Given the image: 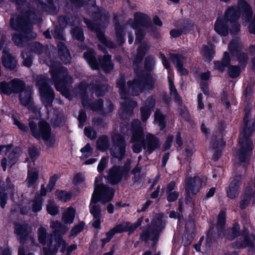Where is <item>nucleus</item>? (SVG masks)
<instances>
[{"mask_svg":"<svg viewBox=\"0 0 255 255\" xmlns=\"http://www.w3.org/2000/svg\"><path fill=\"white\" fill-rule=\"evenodd\" d=\"M251 111L245 112L243 121L245 127L242 132V137L239 138L240 148L238 151V159L241 163L250 162L253 153L254 143L251 137L255 129V118H251Z\"/></svg>","mask_w":255,"mask_h":255,"instance_id":"1","label":"nucleus"},{"mask_svg":"<svg viewBox=\"0 0 255 255\" xmlns=\"http://www.w3.org/2000/svg\"><path fill=\"white\" fill-rule=\"evenodd\" d=\"M49 72L56 90L65 97L69 98L70 92L69 87L73 82V78L69 74L67 68L53 64L50 66Z\"/></svg>","mask_w":255,"mask_h":255,"instance_id":"2","label":"nucleus"},{"mask_svg":"<svg viewBox=\"0 0 255 255\" xmlns=\"http://www.w3.org/2000/svg\"><path fill=\"white\" fill-rule=\"evenodd\" d=\"M29 130L31 135L37 140L42 139L47 142V146L53 147L56 143L54 136H51V128L45 120H41L37 124L34 121L29 122Z\"/></svg>","mask_w":255,"mask_h":255,"instance_id":"3","label":"nucleus"},{"mask_svg":"<svg viewBox=\"0 0 255 255\" xmlns=\"http://www.w3.org/2000/svg\"><path fill=\"white\" fill-rule=\"evenodd\" d=\"M163 214L158 216L152 223L154 228L149 226L143 229L139 237L141 242L146 243L149 240L153 241L154 246L159 240L160 233L165 227V223L162 219Z\"/></svg>","mask_w":255,"mask_h":255,"instance_id":"4","label":"nucleus"},{"mask_svg":"<svg viewBox=\"0 0 255 255\" xmlns=\"http://www.w3.org/2000/svg\"><path fill=\"white\" fill-rule=\"evenodd\" d=\"M115 194V190L113 187L102 183L95 188L90 204H97L98 202L106 204L113 199Z\"/></svg>","mask_w":255,"mask_h":255,"instance_id":"5","label":"nucleus"},{"mask_svg":"<svg viewBox=\"0 0 255 255\" xmlns=\"http://www.w3.org/2000/svg\"><path fill=\"white\" fill-rule=\"evenodd\" d=\"M202 187V181L199 176L189 177L185 181V202L186 205L192 203L195 206V202L192 201V195H196Z\"/></svg>","mask_w":255,"mask_h":255,"instance_id":"6","label":"nucleus"},{"mask_svg":"<svg viewBox=\"0 0 255 255\" xmlns=\"http://www.w3.org/2000/svg\"><path fill=\"white\" fill-rule=\"evenodd\" d=\"M150 79L146 81L144 79H139L137 77L132 81H128L127 82L128 89L132 90V95L134 96H138L142 93L145 87V86H146L148 90H152L154 87V82L152 76H150Z\"/></svg>","mask_w":255,"mask_h":255,"instance_id":"7","label":"nucleus"},{"mask_svg":"<svg viewBox=\"0 0 255 255\" xmlns=\"http://www.w3.org/2000/svg\"><path fill=\"white\" fill-rule=\"evenodd\" d=\"M83 21L89 29L96 33L97 37L101 43L108 48L113 47V42L107 39L105 34V32L101 29L100 24L99 23L93 21L87 18H84Z\"/></svg>","mask_w":255,"mask_h":255,"instance_id":"8","label":"nucleus"},{"mask_svg":"<svg viewBox=\"0 0 255 255\" xmlns=\"http://www.w3.org/2000/svg\"><path fill=\"white\" fill-rule=\"evenodd\" d=\"M134 21L132 24L131 27L135 29L138 25H140L145 28H149L152 34L157 33V28L153 26L151 20L149 16L145 13L136 12L134 14Z\"/></svg>","mask_w":255,"mask_h":255,"instance_id":"9","label":"nucleus"},{"mask_svg":"<svg viewBox=\"0 0 255 255\" xmlns=\"http://www.w3.org/2000/svg\"><path fill=\"white\" fill-rule=\"evenodd\" d=\"M10 27L18 32H32V26L21 14L14 17L11 16L9 21Z\"/></svg>","mask_w":255,"mask_h":255,"instance_id":"10","label":"nucleus"},{"mask_svg":"<svg viewBox=\"0 0 255 255\" xmlns=\"http://www.w3.org/2000/svg\"><path fill=\"white\" fill-rule=\"evenodd\" d=\"M14 233L21 244L24 245L27 241L31 231V227L27 223H15Z\"/></svg>","mask_w":255,"mask_h":255,"instance_id":"11","label":"nucleus"},{"mask_svg":"<svg viewBox=\"0 0 255 255\" xmlns=\"http://www.w3.org/2000/svg\"><path fill=\"white\" fill-rule=\"evenodd\" d=\"M143 141V149L146 150L147 155L152 154L160 147V140L158 137L152 133H148Z\"/></svg>","mask_w":255,"mask_h":255,"instance_id":"12","label":"nucleus"},{"mask_svg":"<svg viewBox=\"0 0 255 255\" xmlns=\"http://www.w3.org/2000/svg\"><path fill=\"white\" fill-rule=\"evenodd\" d=\"M241 235V226L238 222L233 223L232 227H228L227 229L221 233V235H218L219 238H225L229 241H233Z\"/></svg>","mask_w":255,"mask_h":255,"instance_id":"13","label":"nucleus"},{"mask_svg":"<svg viewBox=\"0 0 255 255\" xmlns=\"http://www.w3.org/2000/svg\"><path fill=\"white\" fill-rule=\"evenodd\" d=\"M121 168L120 165H116L110 168L108 171V175L104 176L108 183L112 185H116L122 181L123 176L120 170Z\"/></svg>","mask_w":255,"mask_h":255,"instance_id":"14","label":"nucleus"},{"mask_svg":"<svg viewBox=\"0 0 255 255\" xmlns=\"http://www.w3.org/2000/svg\"><path fill=\"white\" fill-rule=\"evenodd\" d=\"M241 235L244 240H237L232 244V247L235 249H243L247 247L253 248L255 246L254 243L251 240L250 236L249 230L247 228H244Z\"/></svg>","mask_w":255,"mask_h":255,"instance_id":"15","label":"nucleus"},{"mask_svg":"<svg viewBox=\"0 0 255 255\" xmlns=\"http://www.w3.org/2000/svg\"><path fill=\"white\" fill-rule=\"evenodd\" d=\"M1 59L2 66L5 69L10 71H14L16 69L17 61L10 51H7L6 48L2 50Z\"/></svg>","mask_w":255,"mask_h":255,"instance_id":"16","label":"nucleus"},{"mask_svg":"<svg viewBox=\"0 0 255 255\" xmlns=\"http://www.w3.org/2000/svg\"><path fill=\"white\" fill-rule=\"evenodd\" d=\"M40 99L44 106L48 109L53 106L55 99V92L52 87L39 91Z\"/></svg>","mask_w":255,"mask_h":255,"instance_id":"17","label":"nucleus"},{"mask_svg":"<svg viewBox=\"0 0 255 255\" xmlns=\"http://www.w3.org/2000/svg\"><path fill=\"white\" fill-rule=\"evenodd\" d=\"M32 90L27 88L19 94V102L21 105L26 107L29 110L34 111L35 107L34 105L33 98L32 96Z\"/></svg>","mask_w":255,"mask_h":255,"instance_id":"18","label":"nucleus"},{"mask_svg":"<svg viewBox=\"0 0 255 255\" xmlns=\"http://www.w3.org/2000/svg\"><path fill=\"white\" fill-rule=\"evenodd\" d=\"M229 22L223 17H217L214 25L215 32L222 37H226L229 33Z\"/></svg>","mask_w":255,"mask_h":255,"instance_id":"19","label":"nucleus"},{"mask_svg":"<svg viewBox=\"0 0 255 255\" xmlns=\"http://www.w3.org/2000/svg\"><path fill=\"white\" fill-rule=\"evenodd\" d=\"M32 32H20L19 33H14L11 35V39L15 45L18 47H23L24 43L33 39L35 36H33Z\"/></svg>","mask_w":255,"mask_h":255,"instance_id":"20","label":"nucleus"},{"mask_svg":"<svg viewBox=\"0 0 255 255\" xmlns=\"http://www.w3.org/2000/svg\"><path fill=\"white\" fill-rule=\"evenodd\" d=\"M241 183V175H236L230 183L229 188L227 190V195L229 198L233 199L239 195Z\"/></svg>","mask_w":255,"mask_h":255,"instance_id":"21","label":"nucleus"},{"mask_svg":"<svg viewBox=\"0 0 255 255\" xmlns=\"http://www.w3.org/2000/svg\"><path fill=\"white\" fill-rule=\"evenodd\" d=\"M241 14V10L239 7L231 5L227 7L223 17L229 22H237L240 19Z\"/></svg>","mask_w":255,"mask_h":255,"instance_id":"22","label":"nucleus"},{"mask_svg":"<svg viewBox=\"0 0 255 255\" xmlns=\"http://www.w3.org/2000/svg\"><path fill=\"white\" fill-rule=\"evenodd\" d=\"M58 22L61 27H66L67 26H75L79 23V18L77 15L68 13L65 15L59 16Z\"/></svg>","mask_w":255,"mask_h":255,"instance_id":"23","label":"nucleus"},{"mask_svg":"<svg viewBox=\"0 0 255 255\" xmlns=\"http://www.w3.org/2000/svg\"><path fill=\"white\" fill-rule=\"evenodd\" d=\"M208 44L202 45L201 53L204 61L210 62L214 58L216 53L215 45L210 41L208 42Z\"/></svg>","mask_w":255,"mask_h":255,"instance_id":"24","label":"nucleus"},{"mask_svg":"<svg viewBox=\"0 0 255 255\" xmlns=\"http://www.w3.org/2000/svg\"><path fill=\"white\" fill-rule=\"evenodd\" d=\"M98 62L99 69L101 68L106 74L109 73L114 69L112 56L109 54H105L103 57H99Z\"/></svg>","mask_w":255,"mask_h":255,"instance_id":"25","label":"nucleus"},{"mask_svg":"<svg viewBox=\"0 0 255 255\" xmlns=\"http://www.w3.org/2000/svg\"><path fill=\"white\" fill-rule=\"evenodd\" d=\"M83 58L92 70H99V65L96 57V52L93 49L90 48L85 52Z\"/></svg>","mask_w":255,"mask_h":255,"instance_id":"26","label":"nucleus"},{"mask_svg":"<svg viewBox=\"0 0 255 255\" xmlns=\"http://www.w3.org/2000/svg\"><path fill=\"white\" fill-rule=\"evenodd\" d=\"M139 44L136 49V54L133 60L134 63L141 64L150 49L149 45L144 42Z\"/></svg>","mask_w":255,"mask_h":255,"instance_id":"27","label":"nucleus"},{"mask_svg":"<svg viewBox=\"0 0 255 255\" xmlns=\"http://www.w3.org/2000/svg\"><path fill=\"white\" fill-rule=\"evenodd\" d=\"M231 57L229 53L227 51L224 52L221 60H215L213 62L215 69L223 73L225 70L226 68H228L231 64Z\"/></svg>","mask_w":255,"mask_h":255,"instance_id":"28","label":"nucleus"},{"mask_svg":"<svg viewBox=\"0 0 255 255\" xmlns=\"http://www.w3.org/2000/svg\"><path fill=\"white\" fill-rule=\"evenodd\" d=\"M57 47L60 60L64 64H69L70 62L71 57L66 45L62 42H59L57 44Z\"/></svg>","mask_w":255,"mask_h":255,"instance_id":"29","label":"nucleus"},{"mask_svg":"<svg viewBox=\"0 0 255 255\" xmlns=\"http://www.w3.org/2000/svg\"><path fill=\"white\" fill-rule=\"evenodd\" d=\"M91 89L98 97H104L107 91L108 84L102 82L100 79H97L94 83L91 84Z\"/></svg>","mask_w":255,"mask_h":255,"instance_id":"30","label":"nucleus"},{"mask_svg":"<svg viewBox=\"0 0 255 255\" xmlns=\"http://www.w3.org/2000/svg\"><path fill=\"white\" fill-rule=\"evenodd\" d=\"M239 5L242 9L243 17L246 21H250L253 17V11L251 5L245 0H239Z\"/></svg>","mask_w":255,"mask_h":255,"instance_id":"31","label":"nucleus"},{"mask_svg":"<svg viewBox=\"0 0 255 255\" xmlns=\"http://www.w3.org/2000/svg\"><path fill=\"white\" fill-rule=\"evenodd\" d=\"M11 94H21L27 88L25 83L19 79L14 78L10 81Z\"/></svg>","mask_w":255,"mask_h":255,"instance_id":"32","label":"nucleus"},{"mask_svg":"<svg viewBox=\"0 0 255 255\" xmlns=\"http://www.w3.org/2000/svg\"><path fill=\"white\" fill-rule=\"evenodd\" d=\"M127 144L113 145L111 150V155L119 160L123 159L126 154Z\"/></svg>","mask_w":255,"mask_h":255,"instance_id":"33","label":"nucleus"},{"mask_svg":"<svg viewBox=\"0 0 255 255\" xmlns=\"http://www.w3.org/2000/svg\"><path fill=\"white\" fill-rule=\"evenodd\" d=\"M227 212L225 210L221 209L217 216L216 228L217 235H220L221 233L224 230L226 223Z\"/></svg>","mask_w":255,"mask_h":255,"instance_id":"34","label":"nucleus"},{"mask_svg":"<svg viewBox=\"0 0 255 255\" xmlns=\"http://www.w3.org/2000/svg\"><path fill=\"white\" fill-rule=\"evenodd\" d=\"M96 143L97 149L102 152L107 151L110 146L109 138L106 134L100 135L97 139Z\"/></svg>","mask_w":255,"mask_h":255,"instance_id":"35","label":"nucleus"},{"mask_svg":"<svg viewBox=\"0 0 255 255\" xmlns=\"http://www.w3.org/2000/svg\"><path fill=\"white\" fill-rule=\"evenodd\" d=\"M51 227L53 229V231L49 235L58 236L61 235V236L66 234L69 229L68 227L58 221L53 222L51 224Z\"/></svg>","mask_w":255,"mask_h":255,"instance_id":"36","label":"nucleus"},{"mask_svg":"<svg viewBox=\"0 0 255 255\" xmlns=\"http://www.w3.org/2000/svg\"><path fill=\"white\" fill-rule=\"evenodd\" d=\"M126 82L125 77L123 75H121L116 81V86L119 89V94L123 99L129 95V89L127 88Z\"/></svg>","mask_w":255,"mask_h":255,"instance_id":"37","label":"nucleus"},{"mask_svg":"<svg viewBox=\"0 0 255 255\" xmlns=\"http://www.w3.org/2000/svg\"><path fill=\"white\" fill-rule=\"evenodd\" d=\"M75 214V209L72 206H70L63 213L62 220L64 223L71 224L73 223Z\"/></svg>","mask_w":255,"mask_h":255,"instance_id":"38","label":"nucleus"},{"mask_svg":"<svg viewBox=\"0 0 255 255\" xmlns=\"http://www.w3.org/2000/svg\"><path fill=\"white\" fill-rule=\"evenodd\" d=\"M39 171L35 168L28 170L27 176V186L29 188L34 186L39 179Z\"/></svg>","mask_w":255,"mask_h":255,"instance_id":"39","label":"nucleus"},{"mask_svg":"<svg viewBox=\"0 0 255 255\" xmlns=\"http://www.w3.org/2000/svg\"><path fill=\"white\" fill-rule=\"evenodd\" d=\"M58 1L59 0H46L47 3L40 2L41 7L43 10L55 14L57 11L56 4Z\"/></svg>","mask_w":255,"mask_h":255,"instance_id":"40","label":"nucleus"},{"mask_svg":"<svg viewBox=\"0 0 255 255\" xmlns=\"http://www.w3.org/2000/svg\"><path fill=\"white\" fill-rule=\"evenodd\" d=\"M48 81L49 78L45 75H39L37 76L35 85L38 88L39 91L51 87L49 85Z\"/></svg>","mask_w":255,"mask_h":255,"instance_id":"41","label":"nucleus"},{"mask_svg":"<svg viewBox=\"0 0 255 255\" xmlns=\"http://www.w3.org/2000/svg\"><path fill=\"white\" fill-rule=\"evenodd\" d=\"M49 237L47 245L53 246V247L56 248L58 251L61 245H62V243L65 241L63 239V236H61V235L58 236L49 234Z\"/></svg>","mask_w":255,"mask_h":255,"instance_id":"42","label":"nucleus"},{"mask_svg":"<svg viewBox=\"0 0 255 255\" xmlns=\"http://www.w3.org/2000/svg\"><path fill=\"white\" fill-rule=\"evenodd\" d=\"M70 33L74 39L77 40L81 42L84 41L85 36L84 31L82 28L79 26L72 27L70 30Z\"/></svg>","mask_w":255,"mask_h":255,"instance_id":"43","label":"nucleus"},{"mask_svg":"<svg viewBox=\"0 0 255 255\" xmlns=\"http://www.w3.org/2000/svg\"><path fill=\"white\" fill-rule=\"evenodd\" d=\"M183 23L180 25V28L183 34L190 33L194 30V23L189 18L183 20Z\"/></svg>","mask_w":255,"mask_h":255,"instance_id":"44","label":"nucleus"},{"mask_svg":"<svg viewBox=\"0 0 255 255\" xmlns=\"http://www.w3.org/2000/svg\"><path fill=\"white\" fill-rule=\"evenodd\" d=\"M55 195L59 201L64 203L70 201L72 197L70 192H67L65 190L57 189L55 192Z\"/></svg>","mask_w":255,"mask_h":255,"instance_id":"45","label":"nucleus"},{"mask_svg":"<svg viewBox=\"0 0 255 255\" xmlns=\"http://www.w3.org/2000/svg\"><path fill=\"white\" fill-rule=\"evenodd\" d=\"M49 234L47 233L46 229L43 227H40L37 230L38 241L43 246L48 243Z\"/></svg>","mask_w":255,"mask_h":255,"instance_id":"46","label":"nucleus"},{"mask_svg":"<svg viewBox=\"0 0 255 255\" xmlns=\"http://www.w3.org/2000/svg\"><path fill=\"white\" fill-rule=\"evenodd\" d=\"M211 144L214 149H223L226 145V142L224 141L223 137L218 138L217 135L213 134L211 139Z\"/></svg>","mask_w":255,"mask_h":255,"instance_id":"47","label":"nucleus"},{"mask_svg":"<svg viewBox=\"0 0 255 255\" xmlns=\"http://www.w3.org/2000/svg\"><path fill=\"white\" fill-rule=\"evenodd\" d=\"M111 140L114 146L127 144L125 135L119 132H113L111 134Z\"/></svg>","mask_w":255,"mask_h":255,"instance_id":"48","label":"nucleus"},{"mask_svg":"<svg viewBox=\"0 0 255 255\" xmlns=\"http://www.w3.org/2000/svg\"><path fill=\"white\" fill-rule=\"evenodd\" d=\"M184 59V56L181 54L171 53L169 54V60L176 68L183 65V61Z\"/></svg>","mask_w":255,"mask_h":255,"instance_id":"49","label":"nucleus"},{"mask_svg":"<svg viewBox=\"0 0 255 255\" xmlns=\"http://www.w3.org/2000/svg\"><path fill=\"white\" fill-rule=\"evenodd\" d=\"M7 194L6 193L4 181L0 180V206L3 209L7 203Z\"/></svg>","mask_w":255,"mask_h":255,"instance_id":"50","label":"nucleus"},{"mask_svg":"<svg viewBox=\"0 0 255 255\" xmlns=\"http://www.w3.org/2000/svg\"><path fill=\"white\" fill-rule=\"evenodd\" d=\"M133 66L134 67V73L137 77L139 79H144L146 81L150 80V76H152L150 74H144L140 64L134 63L133 62Z\"/></svg>","mask_w":255,"mask_h":255,"instance_id":"51","label":"nucleus"},{"mask_svg":"<svg viewBox=\"0 0 255 255\" xmlns=\"http://www.w3.org/2000/svg\"><path fill=\"white\" fill-rule=\"evenodd\" d=\"M130 222H125L123 223L117 224L113 228L116 234H122L124 232H128V235H131V233L130 232L129 225Z\"/></svg>","mask_w":255,"mask_h":255,"instance_id":"52","label":"nucleus"},{"mask_svg":"<svg viewBox=\"0 0 255 255\" xmlns=\"http://www.w3.org/2000/svg\"><path fill=\"white\" fill-rule=\"evenodd\" d=\"M27 49L31 52L40 55L43 52V45L38 41H35L28 44Z\"/></svg>","mask_w":255,"mask_h":255,"instance_id":"53","label":"nucleus"},{"mask_svg":"<svg viewBox=\"0 0 255 255\" xmlns=\"http://www.w3.org/2000/svg\"><path fill=\"white\" fill-rule=\"evenodd\" d=\"M21 155V150L19 148L16 147L12 150L8 154L7 157L8 162L11 166L15 164Z\"/></svg>","mask_w":255,"mask_h":255,"instance_id":"54","label":"nucleus"},{"mask_svg":"<svg viewBox=\"0 0 255 255\" xmlns=\"http://www.w3.org/2000/svg\"><path fill=\"white\" fill-rule=\"evenodd\" d=\"M228 49L231 55L235 56L241 52L242 46L239 42L232 40L229 43Z\"/></svg>","mask_w":255,"mask_h":255,"instance_id":"55","label":"nucleus"},{"mask_svg":"<svg viewBox=\"0 0 255 255\" xmlns=\"http://www.w3.org/2000/svg\"><path fill=\"white\" fill-rule=\"evenodd\" d=\"M241 73V67L239 65H232L230 64L228 68L227 73L229 76L235 79L238 78Z\"/></svg>","mask_w":255,"mask_h":255,"instance_id":"56","label":"nucleus"},{"mask_svg":"<svg viewBox=\"0 0 255 255\" xmlns=\"http://www.w3.org/2000/svg\"><path fill=\"white\" fill-rule=\"evenodd\" d=\"M137 106V103L131 99L126 100L125 103L122 105L123 110L127 114H131L133 109Z\"/></svg>","mask_w":255,"mask_h":255,"instance_id":"57","label":"nucleus"},{"mask_svg":"<svg viewBox=\"0 0 255 255\" xmlns=\"http://www.w3.org/2000/svg\"><path fill=\"white\" fill-rule=\"evenodd\" d=\"M154 122L158 125L161 129L166 126L165 116L160 112L156 111L154 114Z\"/></svg>","mask_w":255,"mask_h":255,"instance_id":"58","label":"nucleus"},{"mask_svg":"<svg viewBox=\"0 0 255 255\" xmlns=\"http://www.w3.org/2000/svg\"><path fill=\"white\" fill-rule=\"evenodd\" d=\"M43 201V198L34 196V199L32 200V211L34 213L40 212L42 210Z\"/></svg>","mask_w":255,"mask_h":255,"instance_id":"59","label":"nucleus"},{"mask_svg":"<svg viewBox=\"0 0 255 255\" xmlns=\"http://www.w3.org/2000/svg\"><path fill=\"white\" fill-rule=\"evenodd\" d=\"M134 29L135 30V43L138 44L139 43H142V40H143L146 34V32L145 30L143 29L142 28L138 27V26Z\"/></svg>","mask_w":255,"mask_h":255,"instance_id":"60","label":"nucleus"},{"mask_svg":"<svg viewBox=\"0 0 255 255\" xmlns=\"http://www.w3.org/2000/svg\"><path fill=\"white\" fill-rule=\"evenodd\" d=\"M90 205V213L93 216V218H102V214L100 206L97 204Z\"/></svg>","mask_w":255,"mask_h":255,"instance_id":"61","label":"nucleus"},{"mask_svg":"<svg viewBox=\"0 0 255 255\" xmlns=\"http://www.w3.org/2000/svg\"><path fill=\"white\" fill-rule=\"evenodd\" d=\"M85 223L80 221L78 224L75 225L70 230L69 237H75L81 232L84 229Z\"/></svg>","mask_w":255,"mask_h":255,"instance_id":"62","label":"nucleus"},{"mask_svg":"<svg viewBox=\"0 0 255 255\" xmlns=\"http://www.w3.org/2000/svg\"><path fill=\"white\" fill-rule=\"evenodd\" d=\"M11 82H7L5 81L0 82V93L6 95L11 94Z\"/></svg>","mask_w":255,"mask_h":255,"instance_id":"63","label":"nucleus"},{"mask_svg":"<svg viewBox=\"0 0 255 255\" xmlns=\"http://www.w3.org/2000/svg\"><path fill=\"white\" fill-rule=\"evenodd\" d=\"M132 135L131 137V142H138L144 140V133L142 129L131 131Z\"/></svg>","mask_w":255,"mask_h":255,"instance_id":"64","label":"nucleus"}]
</instances>
